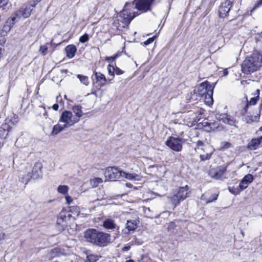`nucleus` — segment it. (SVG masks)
I'll return each mask as SVG.
<instances>
[{
	"label": "nucleus",
	"instance_id": "44",
	"mask_svg": "<svg viewBox=\"0 0 262 262\" xmlns=\"http://www.w3.org/2000/svg\"><path fill=\"white\" fill-rule=\"evenodd\" d=\"M66 202L68 204H70V203H71L73 202V199L70 195L66 196Z\"/></svg>",
	"mask_w": 262,
	"mask_h": 262
},
{
	"label": "nucleus",
	"instance_id": "45",
	"mask_svg": "<svg viewBox=\"0 0 262 262\" xmlns=\"http://www.w3.org/2000/svg\"><path fill=\"white\" fill-rule=\"evenodd\" d=\"M196 145L198 147L203 146L204 145V143L201 141H198L197 142Z\"/></svg>",
	"mask_w": 262,
	"mask_h": 262
},
{
	"label": "nucleus",
	"instance_id": "39",
	"mask_svg": "<svg viewBox=\"0 0 262 262\" xmlns=\"http://www.w3.org/2000/svg\"><path fill=\"white\" fill-rule=\"evenodd\" d=\"M211 153H207L205 154H202L200 156V159L202 161H205L210 158Z\"/></svg>",
	"mask_w": 262,
	"mask_h": 262
},
{
	"label": "nucleus",
	"instance_id": "40",
	"mask_svg": "<svg viewBox=\"0 0 262 262\" xmlns=\"http://www.w3.org/2000/svg\"><path fill=\"white\" fill-rule=\"evenodd\" d=\"M48 47L46 46H41L39 49V52L43 55H45L47 54Z\"/></svg>",
	"mask_w": 262,
	"mask_h": 262
},
{
	"label": "nucleus",
	"instance_id": "57",
	"mask_svg": "<svg viewBox=\"0 0 262 262\" xmlns=\"http://www.w3.org/2000/svg\"><path fill=\"white\" fill-rule=\"evenodd\" d=\"M64 98H65L66 99H67V96H66V95H64Z\"/></svg>",
	"mask_w": 262,
	"mask_h": 262
},
{
	"label": "nucleus",
	"instance_id": "18",
	"mask_svg": "<svg viewBox=\"0 0 262 262\" xmlns=\"http://www.w3.org/2000/svg\"><path fill=\"white\" fill-rule=\"evenodd\" d=\"M253 180V176L251 174H246L241 181L239 187L241 190H244L248 187L249 184H250Z\"/></svg>",
	"mask_w": 262,
	"mask_h": 262
},
{
	"label": "nucleus",
	"instance_id": "16",
	"mask_svg": "<svg viewBox=\"0 0 262 262\" xmlns=\"http://www.w3.org/2000/svg\"><path fill=\"white\" fill-rule=\"evenodd\" d=\"M42 166L41 163L37 162L36 163L32 169V173L30 178H33L34 179H38L42 177Z\"/></svg>",
	"mask_w": 262,
	"mask_h": 262
},
{
	"label": "nucleus",
	"instance_id": "54",
	"mask_svg": "<svg viewBox=\"0 0 262 262\" xmlns=\"http://www.w3.org/2000/svg\"><path fill=\"white\" fill-rule=\"evenodd\" d=\"M259 130L262 132V126L259 128Z\"/></svg>",
	"mask_w": 262,
	"mask_h": 262
},
{
	"label": "nucleus",
	"instance_id": "38",
	"mask_svg": "<svg viewBox=\"0 0 262 262\" xmlns=\"http://www.w3.org/2000/svg\"><path fill=\"white\" fill-rule=\"evenodd\" d=\"M262 6V0H259L254 5L253 7L251 10V12H252L257 8H259Z\"/></svg>",
	"mask_w": 262,
	"mask_h": 262
},
{
	"label": "nucleus",
	"instance_id": "4",
	"mask_svg": "<svg viewBox=\"0 0 262 262\" xmlns=\"http://www.w3.org/2000/svg\"><path fill=\"white\" fill-rule=\"evenodd\" d=\"M41 0H33L29 4L23 6L19 10L16 11L14 14L12 15L11 20L14 22L17 18L24 17V18L29 17L34 8L35 7L37 4L40 2Z\"/></svg>",
	"mask_w": 262,
	"mask_h": 262
},
{
	"label": "nucleus",
	"instance_id": "36",
	"mask_svg": "<svg viewBox=\"0 0 262 262\" xmlns=\"http://www.w3.org/2000/svg\"><path fill=\"white\" fill-rule=\"evenodd\" d=\"M230 146L231 144L229 142L226 141L222 142L221 143L220 149L224 150L230 148Z\"/></svg>",
	"mask_w": 262,
	"mask_h": 262
},
{
	"label": "nucleus",
	"instance_id": "31",
	"mask_svg": "<svg viewBox=\"0 0 262 262\" xmlns=\"http://www.w3.org/2000/svg\"><path fill=\"white\" fill-rule=\"evenodd\" d=\"M103 180L100 178H95L90 180L91 185L93 187H96L98 185L102 183Z\"/></svg>",
	"mask_w": 262,
	"mask_h": 262
},
{
	"label": "nucleus",
	"instance_id": "3",
	"mask_svg": "<svg viewBox=\"0 0 262 262\" xmlns=\"http://www.w3.org/2000/svg\"><path fill=\"white\" fill-rule=\"evenodd\" d=\"M213 86L207 81L201 83L197 88L198 95L204 101L206 104H212Z\"/></svg>",
	"mask_w": 262,
	"mask_h": 262
},
{
	"label": "nucleus",
	"instance_id": "34",
	"mask_svg": "<svg viewBox=\"0 0 262 262\" xmlns=\"http://www.w3.org/2000/svg\"><path fill=\"white\" fill-rule=\"evenodd\" d=\"M107 70L108 75L110 76H112L114 77L115 73V67L113 66H111V64H108L107 66ZM113 78L111 79H109V81H111Z\"/></svg>",
	"mask_w": 262,
	"mask_h": 262
},
{
	"label": "nucleus",
	"instance_id": "26",
	"mask_svg": "<svg viewBox=\"0 0 262 262\" xmlns=\"http://www.w3.org/2000/svg\"><path fill=\"white\" fill-rule=\"evenodd\" d=\"M95 76L97 81L100 82L101 86H103L105 84L106 79L103 74L100 72H95Z\"/></svg>",
	"mask_w": 262,
	"mask_h": 262
},
{
	"label": "nucleus",
	"instance_id": "25",
	"mask_svg": "<svg viewBox=\"0 0 262 262\" xmlns=\"http://www.w3.org/2000/svg\"><path fill=\"white\" fill-rule=\"evenodd\" d=\"M218 197V194L216 193H213L212 194L210 197L208 198L206 194L204 193L202 194L201 196V200L205 201L206 204H208L210 203H211L215 200H217Z\"/></svg>",
	"mask_w": 262,
	"mask_h": 262
},
{
	"label": "nucleus",
	"instance_id": "19",
	"mask_svg": "<svg viewBox=\"0 0 262 262\" xmlns=\"http://www.w3.org/2000/svg\"><path fill=\"white\" fill-rule=\"evenodd\" d=\"M261 142L262 136L257 138L252 139L248 144V148L250 150H255Z\"/></svg>",
	"mask_w": 262,
	"mask_h": 262
},
{
	"label": "nucleus",
	"instance_id": "29",
	"mask_svg": "<svg viewBox=\"0 0 262 262\" xmlns=\"http://www.w3.org/2000/svg\"><path fill=\"white\" fill-rule=\"evenodd\" d=\"M50 254L52 257L60 256L64 254V252L60 248H55L51 250Z\"/></svg>",
	"mask_w": 262,
	"mask_h": 262
},
{
	"label": "nucleus",
	"instance_id": "10",
	"mask_svg": "<svg viewBox=\"0 0 262 262\" xmlns=\"http://www.w3.org/2000/svg\"><path fill=\"white\" fill-rule=\"evenodd\" d=\"M227 170V167L225 166H217L211 168L209 171V175L215 179L219 180L224 178Z\"/></svg>",
	"mask_w": 262,
	"mask_h": 262
},
{
	"label": "nucleus",
	"instance_id": "27",
	"mask_svg": "<svg viewBox=\"0 0 262 262\" xmlns=\"http://www.w3.org/2000/svg\"><path fill=\"white\" fill-rule=\"evenodd\" d=\"M61 123L57 124L54 126L52 132V135H57L59 133L67 128L63 124H61Z\"/></svg>",
	"mask_w": 262,
	"mask_h": 262
},
{
	"label": "nucleus",
	"instance_id": "43",
	"mask_svg": "<svg viewBox=\"0 0 262 262\" xmlns=\"http://www.w3.org/2000/svg\"><path fill=\"white\" fill-rule=\"evenodd\" d=\"M118 57V55H115L111 57H106L105 58V60L107 61H114Z\"/></svg>",
	"mask_w": 262,
	"mask_h": 262
},
{
	"label": "nucleus",
	"instance_id": "55",
	"mask_svg": "<svg viewBox=\"0 0 262 262\" xmlns=\"http://www.w3.org/2000/svg\"><path fill=\"white\" fill-rule=\"evenodd\" d=\"M43 115L45 116H46L47 115V112H45V113H44Z\"/></svg>",
	"mask_w": 262,
	"mask_h": 262
},
{
	"label": "nucleus",
	"instance_id": "56",
	"mask_svg": "<svg viewBox=\"0 0 262 262\" xmlns=\"http://www.w3.org/2000/svg\"><path fill=\"white\" fill-rule=\"evenodd\" d=\"M18 139H17L16 141L15 142V144H16V143H17V141H18Z\"/></svg>",
	"mask_w": 262,
	"mask_h": 262
},
{
	"label": "nucleus",
	"instance_id": "9",
	"mask_svg": "<svg viewBox=\"0 0 262 262\" xmlns=\"http://www.w3.org/2000/svg\"><path fill=\"white\" fill-rule=\"evenodd\" d=\"M95 241H94V245L100 247H104L110 242L111 237L107 233L99 232L97 230Z\"/></svg>",
	"mask_w": 262,
	"mask_h": 262
},
{
	"label": "nucleus",
	"instance_id": "24",
	"mask_svg": "<svg viewBox=\"0 0 262 262\" xmlns=\"http://www.w3.org/2000/svg\"><path fill=\"white\" fill-rule=\"evenodd\" d=\"M72 110L75 114V118L78 119V122L80 118L81 117L83 114L82 111V106L80 105H74L72 107Z\"/></svg>",
	"mask_w": 262,
	"mask_h": 262
},
{
	"label": "nucleus",
	"instance_id": "13",
	"mask_svg": "<svg viewBox=\"0 0 262 262\" xmlns=\"http://www.w3.org/2000/svg\"><path fill=\"white\" fill-rule=\"evenodd\" d=\"M138 15L137 12L136 13H134L132 15V13H128L125 10H123L120 15V20L125 25H128L131 20Z\"/></svg>",
	"mask_w": 262,
	"mask_h": 262
},
{
	"label": "nucleus",
	"instance_id": "53",
	"mask_svg": "<svg viewBox=\"0 0 262 262\" xmlns=\"http://www.w3.org/2000/svg\"><path fill=\"white\" fill-rule=\"evenodd\" d=\"M125 262H134V261L133 260L129 259V260L126 261Z\"/></svg>",
	"mask_w": 262,
	"mask_h": 262
},
{
	"label": "nucleus",
	"instance_id": "33",
	"mask_svg": "<svg viewBox=\"0 0 262 262\" xmlns=\"http://www.w3.org/2000/svg\"><path fill=\"white\" fill-rule=\"evenodd\" d=\"M99 259V257L95 254H89L86 256L85 262H96Z\"/></svg>",
	"mask_w": 262,
	"mask_h": 262
},
{
	"label": "nucleus",
	"instance_id": "1",
	"mask_svg": "<svg viewBox=\"0 0 262 262\" xmlns=\"http://www.w3.org/2000/svg\"><path fill=\"white\" fill-rule=\"evenodd\" d=\"M262 66V54L257 52L253 53L247 57L242 64V70L246 74L254 72Z\"/></svg>",
	"mask_w": 262,
	"mask_h": 262
},
{
	"label": "nucleus",
	"instance_id": "21",
	"mask_svg": "<svg viewBox=\"0 0 262 262\" xmlns=\"http://www.w3.org/2000/svg\"><path fill=\"white\" fill-rule=\"evenodd\" d=\"M65 51L67 57L69 58H72L75 56L77 51V48L75 46L73 45H70L66 47Z\"/></svg>",
	"mask_w": 262,
	"mask_h": 262
},
{
	"label": "nucleus",
	"instance_id": "32",
	"mask_svg": "<svg viewBox=\"0 0 262 262\" xmlns=\"http://www.w3.org/2000/svg\"><path fill=\"white\" fill-rule=\"evenodd\" d=\"M69 190V187L67 185H59L57 188V191L62 194L67 193Z\"/></svg>",
	"mask_w": 262,
	"mask_h": 262
},
{
	"label": "nucleus",
	"instance_id": "11",
	"mask_svg": "<svg viewBox=\"0 0 262 262\" xmlns=\"http://www.w3.org/2000/svg\"><path fill=\"white\" fill-rule=\"evenodd\" d=\"M233 1L234 0H227L221 4L219 10V15L221 17H224L227 16L232 7Z\"/></svg>",
	"mask_w": 262,
	"mask_h": 262
},
{
	"label": "nucleus",
	"instance_id": "28",
	"mask_svg": "<svg viewBox=\"0 0 262 262\" xmlns=\"http://www.w3.org/2000/svg\"><path fill=\"white\" fill-rule=\"evenodd\" d=\"M157 169L156 175L159 177H163L166 172V167L164 166H156L153 167Z\"/></svg>",
	"mask_w": 262,
	"mask_h": 262
},
{
	"label": "nucleus",
	"instance_id": "37",
	"mask_svg": "<svg viewBox=\"0 0 262 262\" xmlns=\"http://www.w3.org/2000/svg\"><path fill=\"white\" fill-rule=\"evenodd\" d=\"M89 40V35L87 33H85L82 35L79 38V41L81 43H85Z\"/></svg>",
	"mask_w": 262,
	"mask_h": 262
},
{
	"label": "nucleus",
	"instance_id": "51",
	"mask_svg": "<svg viewBox=\"0 0 262 262\" xmlns=\"http://www.w3.org/2000/svg\"><path fill=\"white\" fill-rule=\"evenodd\" d=\"M259 111H260V113L262 114V103L260 105Z\"/></svg>",
	"mask_w": 262,
	"mask_h": 262
},
{
	"label": "nucleus",
	"instance_id": "7",
	"mask_svg": "<svg viewBox=\"0 0 262 262\" xmlns=\"http://www.w3.org/2000/svg\"><path fill=\"white\" fill-rule=\"evenodd\" d=\"M59 122L63 123L67 127H69L78 122V119L75 118L71 112L64 111L61 114Z\"/></svg>",
	"mask_w": 262,
	"mask_h": 262
},
{
	"label": "nucleus",
	"instance_id": "50",
	"mask_svg": "<svg viewBox=\"0 0 262 262\" xmlns=\"http://www.w3.org/2000/svg\"><path fill=\"white\" fill-rule=\"evenodd\" d=\"M130 246H126V247H124L123 248V251H128L130 249Z\"/></svg>",
	"mask_w": 262,
	"mask_h": 262
},
{
	"label": "nucleus",
	"instance_id": "46",
	"mask_svg": "<svg viewBox=\"0 0 262 262\" xmlns=\"http://www.w3.org/2000/svg\"><path fill=\"white\" fill-rule=\"evenodd\" d=\"M52 108L53 110H54L55 111H57L58 110V108H59V105L58 104H54L53 106H52Z\"/></svg>",
	"mask_w": 262,
	"mask_h": 262
},
{
	"label": "nucleus",
	"instance_id": "2",
	"mask_svg": "<svg viewBox=\"0 0 262 262\" xmlns=\"http://www.w3.org/2000/svg\"><path fill=\"white\" fill-rule=\"evenodd\" d=\"M104 176L108 181H114L116 179H126L129 180L140 181L141 177L136 173H126L120 170L117 167H108L105 171Z\"/></svg>",
	"mask_w": 262,
	"mask_h": 262
},
{
	"label": "nucleus",
	"instance_id": "48",
	"mask_svg": "<svg viewBox=\"0 0 262 262\" xmlns=\"http://www.w3.org/2000/svg\"><path fill=\"white\" fill-rule=\"evenodd\" d=\"M228 74V71L227 69H225L223 70V75H224V76H226Z\"/></svg>",
	"mask_w": 262,
	"mask_h": 262
},
{
	"label": "nucleus",
	"instance_id": "23",
	"mask_svg": "<svg viewBox=\"0 0 262 262\" xmlns=\"http://www.w3.org/2000/svg\"><path fill=\"white\" fill-rule=\"evenodd\" d=\"M10 126L7 123L3 124L0 127V138H6L8 135Z\"/></svg>",
	"mask_w": 262,
	"mask_h": 262
},
{
	"label": "nucleus",
	"instance_id": "35",
	"mask_svg": "<svg viewBox=\"0 0 262 262\" xmlns=\"http://www.w3.org/2000/svg\"><path fill=\"white\" fill-rule=\"evenodd\" d=\"M9 0H0V9L5 10L9 8Z\"/></svg>",
	"mask_w": 262,
	"mask_h": 262
},
{
	"label": "nucleus",
	"instance_id": "17",
	"mask_svg": "<svg viewBox=\"0 0 262 262\" xmlns=\"http://www.w3.org/2000/svg\"><path fill=\"white\" fill-rule=\"evenodd\" d=\"M96 234H97V230L94 229H89L86 230L84 233V237L86 241L88 242L94 244Z\"/></svg>",
	"mask_w": 262,
	"mask_h": 262
},
{
	"label": "nucleus",
	"instance_id": "47",
	"mask_svg": "<svg viewBox=\"0 0 262 262\" xmlns=\"http://www.w3.org/2000/svg\"><path fill=\"white\" fill-rule=\"evenodd\" d=\"M246 121L247 123H250L253 121L252 119H251L250 117L248 116L247 118H246Z\"/></svg>",
	"mask_w": 262,
	"mask_h": 262
},
{
	"label": "nucleus",
	"instance_id": "5",
	"mask_svg": "<svg viewBox=\"0 0 262 262\" xmlns=\"http://www.w3.org/2000/svg\"><path fill=\"white\" fill-rule=\"evenodd\" d=\"M190 192V188L187 185L181 187L173 193L172 196L169 197L170 200L176 207L181 201H184L188 197Z\"/></svg>",
	"mask_w": 262,
	"mask_h": 262
},
{
	"label": "nucleus",
	"instance_id": "6",
	"mask_svg": "<svg viewBox=\"0 0 262 262\" xmlns=\"http://www.w3.org/2000/svg\"><path fill=\"white\" fill-rule=\"evenodd\" d=\"M185 141L183 138L171 136L166 141L165 144L171 150L179 152L182 150L183 144L185 142Z\"/></svg>",
	"mask_w": 262,
	"mask_h": 262
},
{
	"label": "nucleus",
	"instance_id": "49",
	"mask_svg": "<svg viewBox=\"0 0 262 262\" xmlns=\"http://www.w3.org/2000/svg\"><path fill=\"white\" fill-rule=\"evenodd\" d=\"M5 234L4 233H0V241L4 239Z\"/></svg>",
	"mask_w": 262,
	"mask_h": 262
},
{
	"label": "nucleus",
	"instance_id": "42",
	"mask_svg": "<svg viewBox=\"0 0 262 262\" xmlns=\"http://www.w3.org/2000/svg\"><path fill=\"white\" fill-rule=\"evenodd\" d=\"M124 73V71L117 67H115V74L117 75H120Z\"/></svg>",
	"mask_w": 262,
	"mask_h": 262
},
{
	"label": "nucleus",
	"instance_id": "30",
	"mask_svg": "<svg viewBox=\"0 0 262 262\" xmlns=\"http://www.w3.org/2000/svg\"><path fill=\"white\" fill-rule=\"evenodd\" d=\"M77 77L79 79L80 82L82 83L84 85L88 86L89 83V79L88 76L81 75V74H78L77 75Z\"/></svg>",
	"mask_w": 262,
	"mask_h": 262
},
{
	"label": "nucleus",
	"instance_id": "15",
	"mask_svg": "<svg viewBox=\"0 0 262 262\" xmlns=\"http://www.w3.org/2000/svg\"><path fill=\"white\" fill-rule=\"evenodd\" d=\"M137 228V222L136 220L127 221L125 228L123 229L122 232L125 234L133 233Z\"/></svg>",
	"mask_w": 262,
	"mask_h": 262
},
{
	"label": "nucleus",
	"instance_id": "20",
	"mask_svg": "<svg viewBox=\"0 0 262 262\" xmlns=\"http://www.w3.org/2000/svg\"><path fill=\"white\" fill-rule=\"evenodd\" d=\"M221 120L226 124L233 126H235L237 123V121L233 117L225 114L222 116Z\"/></svg>",
	"mask_w": 262,
	"mask_h": 262
},
{
	"label": "nucleus",
	"instance_id": "41",
	"mask_svg": "<svg viewBox=\"0 0 262 262\" xmlns=\"http://www.w3.org/2000/svg\"><path fill=\"white\" fill-rule=\"evenodd\" d=\"M155 37H156V36H153L152 37L149 38L147 40H146V41H145L144 42V44L145 46L150 44L151 43H152L154 41Z\"/></svg>",
	"mask_w": 262,
	"mask_h": 262
},
{
	"label": "nucleus",
	"instance_id": "14",
	"mask_svg": "<svg viewBox=\"0 0 262 262\" xmlns=\"http://www.w3.org/2000/svg\"><path fill=\"white\" fill-rule=\"evenodd\" d=\"M154 0H138L136 3V8L142 12H146Z\"/></svg>",
	"mask_w": 262,
	"mask_h": 262
},
{
	"label": "nucleus",
	"instance_id": "22",
	"mask_svg": "<svg viewBox=\"0 0 262 262\" xmlns=\"http://www.w3.org/2000/svg\"><path fill=\"white\" fill-rule=\"evenodd\" d=\"M103 226L107 230H113L116 227L117 225L114 220L107 219L103 222Z\"/></svg>",
	"mask_w": 262,
	"mask_h": 262
},
{
	"label": "nucleus",
	"instance_id": "12",
	"mask_svg": "<svg viewBox=\"0 0 262 262\" xmlns=\"http://www.w3.org/2000/svg\"><path fill=\"white\" fill-rule=\"evenodd\" d=\"M259 90H256L255 92L253 94V97H252L249 101L248 100L245 101V106L242 111V114L243 115L245 114L247 112V108L249 105H254L256 104L259 98Z\"/></svg>",
	"mask_w": 262,
	"mask_h": 262
},
{
	"label": "nucleus",
	"instance_id": "52",
	"mask_svg": "<svg viewBox=\"0 0 262 262\" xmlns=\"http://www.w3.org/2000/svg\"><path fill=\"white\" fill-rule=\"evenodd\" d=\"M51 45L52 46H53V45H55V43H54V42H53V40H51Z\"/></svg>",
	"mask_w": 262,
	"mask_h": 262
},
{
	"label": "nucleus",
	"instance_id": "8",
	"mask_svg": "<svg viewBox=\"0 0 262 262\" xmlns=\"http://www.w3.org/2000/svg\"><path fill=\"white\" fill-rule=\"evenodd\" d=\"M72 215L66 210H62L57 216V226L59 230H64L67 226L69 221L71 220Z\"/></svg>",
	"mask_w": 262,
	"mask_h": 262
}]
</instances>
